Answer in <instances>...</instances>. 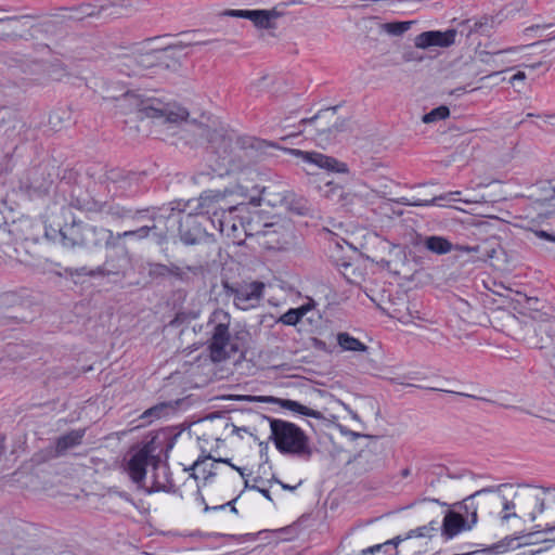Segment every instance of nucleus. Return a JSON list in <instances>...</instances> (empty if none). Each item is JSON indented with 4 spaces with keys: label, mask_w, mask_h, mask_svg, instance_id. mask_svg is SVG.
I'll return each mask as SVG.
<instances>
[{
    "label": "nucleus",
    "mask_w": 555,
    "mask_h": 555,
    "mask_svg": "<svg viewBox=\"0 0 555 555\" xmlns=\"http://www.w3.org/2000/svg\"><path fill=\"white\" fill-rule=\"evenodd\" d=\"M545 529L548 531H552L555 529V526H548V524L545 525Z\"/></svg>",
    "instance_id": "774afa93"
},
{
    "label": "nucleus",
    "mask_w": 555,
    "mask_h": 555,
    "mask_svg": "<svg viewBox=\"0 0 555 555\" xmlns=\"http://www.w3.org/2000/svg\"><path fill=\"white\" fill-rule=\"evenodd\" d=\"M304 314L305 311L302 309H289L280 318V321L286 325H296Z\"/></svg>",
    "instance_id": "58836bf2"
},
{
    "label": "nucleus",
    "mask_w": 555,
    "mask_h": 555,
    "mask_svg": "<svg viewBox=\"0 0 555 555\" xmlns=\"http://www.w3.org/2000/svg\"><path fill=\"white\" fill-rule=\"evenodd\" d=\"M450 115V109L448 106L441 105L431 109L429 113L425 114L422 118L423 122L431 124L439 120H443L448 118Z\"/></svg>",
    "instance_id": "e433bc0d"
},
{
    "label": "nucleus",
    "mask_w": 555,
    "mask_h": 555,
    "mask_svg": "<svg viewBox=\"0 0 555 555\" xmlns=\"http://www.w3.org/2000/svg\"><path fill=\"white\" fill-rule=\"evenodd\" d=\"M215 464L216 462L211 459V456H205L195 461L190 469L202 472L204 474V478L207 479L208 477L215 475L212 472Z\"/></svg>",
    "instance_id": "f704fd0d"
},
{
    "label": "nucleus",
    "mask_w": 555,
    "mask_h": 555,
    "mask_svg": "<svg viewBox=\"0 0 555 555\" xmlns=\"http://www.w3.org/2000/svg\"><path fill=\"white\" fill-rule=\"evenodd\" d=\"M289 154L300 157L305 163L315 165L319 168L326 169L328 171L335 172H347V165L338 162L336 158L318 153V152H307L297 149H285Z\"/></svg>",
    "instance_id": "4468645a"
},
{
    "label": "nucleus",
    "mask_w": 555,
    "mask_h": 555,
    "mask_svg": "<svg viewBox=\"0 0 555 555\" xmlns=\"http://www.w3.org/2000/svg\"><path fill=\"white\" fill-rule=\"evenodd\" d=\"M474 524L466 525V521L462 514L455 512H448L442 522V533L447 538H453L459 534L462 530L470 529Z\"/></svg>",
    "instance_id": "b1692460"
},
{
    "label": "nucleus",
    "mask_w": 555,
    "mask_h": 555,
    "mask_svg": "<svg viewBox=\"0 0 555 555\" xmlns=\"http://www.w3.org/2000/svg\"><path fill=\"white\" fill-rule=\"evenodd\" d=\"M179 223V237L184 245H196L205 238L206 231L193 212L182 217Z\"/></svg>",
    "instance_id": "dca6fc26"
},
{
    "label": "nucleus",
    "mask_w": 555,
    "mask_h": 555,
    "mask_svg": "<svg viewBox=\"0 0 555 555\" xmlns=\"http://www.w3.org/2000/svg\"><path fill=\"white\" fill-rule=\"evenodd\" d=\"M138 50L117 54L112 61V68L125 76H139Z\"/></svg>",
    "instance_id": "aec40b11"
},
{
    "label": "nucleus",
    "mask_w": 555,
    "mask_h": 555,
    "mask_svg": "<svg viewBox=\"0 0 555 555\" xmlns=\"http://www.w3.org/2000/svg\"><path fill=\"white\" fill-rule=\"evenodd\" d=\"M264 285L261 282H251L238 287L225 285L227 294L233 297L234 305L241 310L257 307L261 300Z\"/></svg>",
    "instance_id": "f8f14e48"
},
{
    "label": "nucleus",
    "mask_w": 555,
    "mask_h": 555,
    "mask_svg": "<svg viewBox=\"0 0 555 555\" xmlns=\"http://www.w3.org/2000/svg\"><path fill=\"white\" fill-rule=\"evenodd\" d=\"M215 462L216 463H225V464L230 465L233 469L237 470L242 477H244L243 469L235 466L234 464H232L229 459H219V460H215Z\"/></svg>",
    "instance_id": "4d7b16f0"
},
{
    "label": "nucleus",
    "mask_w": 555,
    "mask_h": 555,
    "mask_svg": "<svg viewBox=\"0 0 555 555\" xmlns=\"http://www.w3.org/2000/svg\"><path fill=\"white\" fill-rule=\"evenodd\" d=\"M245 488H249V489H253V490H257V491H259V492H260L264 498H267L269 501H272V498H271V495H270V492H269V490H267V489H262V488H259V487H257V486H249L247 480L245 481Z\"/></svg>",
    "instance_id": "864d4df0"
},
{
    "label": "nucleus",
    "mask_w": 555,
    "mask_h": 555,
    "mask_svg": "<svg viewBox=\"0 0 555 555\" xmlns=\"http://www.w3.org/2000/svg\"><path fill=\"white\" fill-rule=\"evenodd\" d=\"M106 214L112 217L113 220H132L134 222H142L144 220H155L156 211L155 209H130L119 205H111Z\"/></svg>",
    "instance_id": "f3484780"
},
{
    "label": "nucleus",
    "mask_w": 555,
    "mask_h": 555,
    "mask_svg": "<svg viewBox=\"0 0 555 555\" xmlns=\"http://www.w3.org/2000/svg\"><path fill=\"white\" fill-rule=\"evenodd\" d=\"M111 238H115L111 230L96 228L86 223L82 247H95L101 245L103 242H105L106 245H109Z\"/></svg>",
    "instance_id": "5701e85b"
},
{
    "label": "nucleus",
    "mask_w": 555,
    "mask_h": 555,
    "mask_svg": "<svg viewBox=\"0 0 555 555\" xmlns=\"http://www.w3.org/2000/svg\"><path fill=\"white\" fill-rule=\"evenodd\" d=\"M542 65L541 62H538V63H534V64H531V65H527V67L531 68V69H535L538 67H540Z\"/></svg>",
    "instance_id": "69168bd1"
},
{
    "label": "nucleus",
    "mask_w": 555,
    "mask_h": 555,
    "mask_svg": "<svg viewBox=\"0 0 555 555\" xmlns=\"http://www.w3.org/2000/svg\"><path fill=\"white\" fill-rule=\"evenodd\" d=\"M237 195L234 191H208L204 192L197 199L189 201L186 206L194 215L207 216L212 225H216L217 218L223 212L242 211L246 205L236 202L233 197Z\"/></svg>",
    "instance_id": "39448f33"
},
{
    "label": "nucleus",
    "mask_w": 555,
    "mask_h": 555,
    "mask_svg": "<svg viewBox=\"0 0 555 555\" xmlns=\"http://www.w3.org/2000/svg\"><path fill=\"white\" fill-rule=\"evenodd\" d=\"M495 27V20L491 16H482L469 26V34L489 36Z\"/></svg>",
    "instance_id": "7c9ffc66"
},
{
    "label": "nucleus",
    "mask_w": 555,
    "mask_h": 555,
    "mask_svg": "<svg viewBox=\"0 0 555 555\" xmlns=\"http://www.w3.org/2000/svg\"><path fill=\"white\" fill-rule=\"evenodd\" d=\"M526 79V74L524 72H517L512 78H511V82L513 83L514 81L516 80H525Z\"/></svg>",
    "instance_id": "bf43d9fd"
},
{
    "label": "nucleus",
    "mask_w": 555,
    "mask_h": 555,
    "mask_svg": "<svg viewBox=\"0 0 555 555\" xmlns=\"http://www.w3.org/2000/svg\"><path fill=\"white\" fill-rule=\"evenodd\" d=\"M208 325L211 326V337L208 349L214 362H221L236 352V346L231 339L230 325L231 315L222 309H216L209 318Z\"/></svg>",
    "instance_id": "423d86ee"
},
{
    "label": "nucleus",
    "mask_w": 555,
    "mask_h": 555,
    "mask_svg": "<svg viewBox=\"0 0 555 555\" xmlns=\"http://www.w3.org/2000/svg\"><path fill=\"white\" fill-rule=\"evenodd\" d=\"M70 119V113L65 109H59L50 114L49 124L52 129L57 130Z\"/></svg>",
    "instance_id": "4c0bfd02"
},
{
    "label": "nucleus",
    "mask_w": 555,
    "mask_h": 555,
    "mask_svg": "<svg viewBox=\"0 0 555 555\" xmlns=\"http://www.w3.org/2000/svg\"><path fill=\"white\" fill-rule=\"evenodd\" d=\"M538 302V298H532V297H528L527 298V304L529 306V308H531V306H534V304Z\"/></svg>",
    "instance_id": "052dcab7"
},
{
    "label": "nucleus",
    "mask_w": 555,
    "mask_h": 555,
    "mask_svg": "<svg viewBox=\"0 0 555 555\" xmlns=\"http://www.w3.org/2000/svg\"><path fill=\"white\" fill-rule=\"evenodd\" d=\"M526 46H520V47H512V48H507V49H504V50H500L498 52H495L494 54H502V53H514V52H518L520 51L521 49H524Z\"/></svg>",
    "instance_id": "13d9d810"
},
{
    "label": "nucleus",
    "mask_w": 555,
    "mask_h": 555,
    "mask_svg": "<svg viewBox=\"0 0 555 555\" xmlns=\"http://www.w3.org/2000/svg\"><path fill=\"white\" fill-rule=\"evenodd\" d=\"M280 405L284 409H287L293 412H297L302 415L311 416L314 418H321L322 415L320 412L311 410L302 404H300L297 401L289 400V399H280Z\"/></svg>",
    "instance_id": "2f4dec72"
},
{
    "label": "nucleus",
    "mask_w": 555,
    "mask_h": 555,
    "mask_svg": "<svg viewBox=\"0 0 555 555\" xmlns=\"http://www.w3.org/2000/svg\"><path fill=\"white\" fill-rule=\"evenodd\" d=\"M155 489L156 490H160V489H164L165 488V485L155 480V485H154Z\"/></svg>",
    "instance_id": "0e129e2a"
},
{
    "label": "nucleus",
    "mask_w": 555,
    "mask_h": 555,
    "mask_svg": "<svg viewBox=\"0 0 555 555\" xmlns=\"http://www.w3.org/2000/svg\"><path fill=\"white\" fill-rule=\"evenodd\" d=\"M326 197H331L336 193H341V189L335 185L332 181H327L323 188H320Z\"/></svg>",
    "instance_id": "c03bdc74"
},
{
    "label": "nucleus",
    "mask_w": 555,
    "mask_h": 555,
    "mask_svg": "<svg viewBox=\"0 0 555 555\" xmlns=\"http://www.w3.org/2000/svg\"><path fill=\"white\" fill-rule=\"evenodd\" d=\"M86 223L73 220L63 227L62 245L64 247L82 246Z\"/></svg>",
    "instance_id": "4be33fe9"
},
{
    "label": "nucleus",
    "mask_w": 555,
    "mask_h": 555,
    "mask_svg": "<svg viewBox=\"0 0 555 555\" xmlns=\"http://www.w3.org/2000/svg\"><path fill=\"white\" fill-rule=\"evenodd\" d=\"M86 430L85 429H75L72 430L63 436H61L56 440L55 451L56 454H63L67 450L79 446L82 441V438L85 437Z\"/></svg>",
    "instance_id": "a878e982"
},
{
    "label": "nucleus",
    "mask_w": 555,
    "mask_h": 555,
    "mask_svg": "<svg viewBox=\"0 0 555 555\" xmlns=\"http://www.w3.org/2000/svg\"><path fill=\"white\" fill-rule=\"evenodd\" d=\"M341 351L366 352L369 347L347 332H340L336 336Z\"/></svg>",
    "instance_id": "cd10ccee"
},
{
    "label": "nucleus",
    "mask_w": 555,
    "mask_h": 555,
    "mask_svg": "<svg viewBox=\"0 0 555 555\" xmlns=\"http://www.w3.org/2000/svg\"><path fill=\"white\" fill-rule=\"evenodd\" d=\"M413 23L412 21L385 23L382 28L389 35L401 36L411 28Z\"/></svg>",
    "instance_id": "c9c22d12"
},
{
    "label": "nucleus",
    "mask_w": 555,
    "mask_h": 555,
    "mask_svg": "<svg viewBox=\"0 0 555 555\" xmlns=\"http://www.w3.org/2000/svg\"><path fill=\"white\" fill-rule=\"evenodd\" d=\"M300 126L304 128L298 133H306L322 149L335 143L346 129V122L337 116L335 107L321 111L310 119H301Z\"/></svg>",
    "instance_id": "20e7f679"
},
{
    "label": "nucleus",
    "mask_w": 555,
    "mask_h": 555,
    "mask_svg": "<svg viewBox=\"0 0 555 555\" xmlns=\"http://www.w3.org/2000/svg\"><path fill=\"white\" fill-rule=\"evenodd\" d=\"M139 111L146 117L159 118L164 117L167 122L180 124L186 121L189 111L177 103H160L159 101L147 100L140 103Z\"/></svg>",
    "instance_id": "1a4fd4ad"
},
{
    "label": "nucleus",
    "mask_w": 555,
    "mask_h": 555,
    "mask_svg": "<svg viewBox=\"0 0 555 555\" xmlns=\"http://www.w3.org/2000/svg\"><path fill=\"white\" fill-rule=\"evenodd\" d=\"M88 269L87 267H81V268H66L65 269V273L69 276H81V275H88Z\"/></svg>",
    "instance_id": "49530a36"
},
{
    "label": "nucleus",
    "mask_w": 555,
    "mask_h": 555,
    "mask_svg": "<svg viewBox=\"0 0 555 555\" xmlns=\"http://www.w3.org/2000/svg\"><path fill=\"white\" fill-rule=\"evenodd\" d=\"M402 61L405 63H411V62L421 63L424 61V55H422L421 53H418L415 50L410 49V50H406L403 52Z\"/></svg>",
    "instance_id": "37998d69"
},
{
    "label": "nucleus",
    "mask_w": 555,
    "mask_h": 555,
    "mask_svg": "<svg viewBox=\"0 0 555 555\" xmlns=\"http://www.w3.org/2000/svg\"><path fill=\"white\" fill-rule=\"evenodd\" d=\"M537 236L546 241L555 242V235L547 233L546 231H537Z\"/></svg>",
    "instance_id": "6e6d98bb"
},
{
    "label": "nucleus",
    "mask_w": 555,
    "mask_h": 555,
    "mask_svg": "<svg viewBox=\"0 0 555 555\" xmlns=\"http://www.w3.org/2000/svg\"><path fill=\"white\" fill-rule=\"evenodd\" d=\"M463 202H464V203H466V204H470V203H478V201H477V199H468V198L463 199Z\"/></svg>",
    "instance_id": "338daca9"
},
{
    "label": "nucleus",
    "mask_w": 555,
    "mask_h": 555,
    "mask_svg": "<svg viewBox=\"0 0 555 555\" xmlns=\"http://www.w3.org/2000/svg\"><path fill=\"white\" fill-rule=\"evenodd\" d=\"M453 249L462 251V253H478L479 246L455 245V246H453Z\"/></svg>",
    "instance_id": "3c124183"
},
{
    "label": "nucleus",
    "mask_w": 555,
    "mask_h": 555,
    "mask_svg": "<svg viewBox=\"0 0 555 555\" xmlns=\"http://www.w3.org/2000/svg\"><path fill=\"white\" fill-rule=\"evenodd\" d=\"M169 404L168 403H159V404H156L150 409H147L143 414H142V418H152V417H155V418H159L162 415H164L165 412H167L169 410Z\"/></svg>",
    "instance_id": "ea45409f"
},
{
    "label": "nucleus",
    "mask_w": 555,
    "mask_h": 555,
    "mask_svg": "<svg viewBox=\"0 0 555 555\" xmlns=\"http://www.w3.org/2000/svg\"><path fill=\"white\" fill-rule=\"evenodd\" d=\"M410 474H411L410 468H404V469H402V470H401V476H402L403 478H405V477L410 476Z\"/></svg>",
    "instance_id": "e2e57ef3"
},
{
    "label": "nucleus",
    "mask_w": 555,
    "mask_h": 555,
    "mask_svg": "<svg viewBox=\"0 0 555 555\" xmlns=\"http://www.w3.org/2000/svg\"><path fill=\"white\" fill-rule=\"evenodd\" d=\"M515 499H518L519 518L534 521L551 505H555V489L524 486L515 492Z\"/></svg>",
    "instance_id": "0eeeda50"
},
{
    "label": "nucleus",
    "mask_w": 555,
    "mask_h": 555,
    "mask_svg": "<svg viewBox=\"0 0 555 555\" xmlns=\"http://www.w3.org/2000/svg\"><path fill=\"white\" fill-rule=\"evenodd\" d=\"M50 76L52 79L61 81L67 78L69 74L62 64H54L52 65Z\"/></svg>",
    "instance_id": "79ce46f5"
},
{
    "label": "nucleus",
    "mask_w": 555,
    "mask_h": 555,
    "mask_svg": "<svg viewBox=\"0 0 555 555\" xmlns=\"http://www.w3.org/2000/svg\"><path fill=\"white\" fill-rule=\"evenodd\" d=\"M233 212H223L217 218L216 225L221 234L232 238L234 243L241 244L243 242L242 234L245 236H254L255 223H260V216L256 215L250 221L244 223L243 221H235L232 218Z\"/></svg>",
    "instance_id": "9d476101"
},
{
    "label": "nucleus",
    "mask_w": 555,
    "mask_h": 555,
    "mask_svg": "<svg viewBox=\"0 0 555 555\" xmlns=\"http://www.w3.org/2000/svg\"><path fill=\"white\" fill-rule=\"evenodd\" d=\"M255 223L254 236L260 238L259 244L267 249H284L289 243V233L282 225L263 223L260 229Z\"/></svg>",
    "instance_id": "ddd939ff"
},
{
    "label": "nucleus",
    "mask_w": 555,
    "mask_h": 555,
    "mask_svg": "<svg viewBox=\"0 0 555 555\" xmlns=\"http://www.w3.org/2000/svg\"><path fill=\"white\" fill-rule=\"evenodd\" d=\"M457 31L455 29H448L446 31L428 30L417 35L414 39V44L417 49H429L433 47L449 48L455 43Z\"/></svg>",
    "instance_id": "2eb2a0df"
},
{
    "label": "nucleus",
    "mask_w": 555,
    "mask_h": 555,
    "mask_svg": "<svg viewBox=\"0 0 555 555\" xmlns=\"http://www.w3.org/2000/svg\"><path fill=\"white\" fill-rule=\"evenodd\" d=\"M457 194H460L459 191L449 192V193H446V194H442L439 196H434L429 199H409L408 197H401V198L397 199V203H399L401 205H405V206H415V207L433 206V205H438V203L440 201H455L454 195H457Z\"/></svg>",
    "instance_id": "c85d7f7f"
},
{
    "label": "nucleus",
    "mask_w": 555,
    "mask_h": 555,
    "mask_svg": "<svg viewBox=\"0 0 555 555\" xmlns=\"http://www.w3.org/2000/svg\"><path fill=\"white\" fill-rule=\"evenodd\" d=\"M107 180L115 186L116 193L119 191L124 194L127 191H132V186L137 182L138 177L134 173L112 170L107 176Z\"/></svg>",
    "instance_id": "393cba45"
},
{
    "label": "nucleus",
    "mask_w": 555,
    "mask_h": 555,
    "mask_svg": "<svg viewBox=\"0 0 555 555\" xmlns=\"http://www.w3.org/2000/svg\"><path fill=\"white\" fill-rule=\"evenodd\" d=\"M438 521L431 520L428 525L410 530L404 538H401V541L411 538H431L438 531Z\"/></svg>",
    "instance_id": "72a5a7b5"
},
{
    "label": "nucleus",
    "mask_w": 555,
    "mask_h": 555,
    "mask_svg": "<svg viewBox=\"0 0 555 555\" xmlns=\"http://www.w3.org/2000/svg\"><path fill=\"white\" fill-rule=\"evenodd\" d=\"M57 216L53 217L51 222L44 221V237L52 242H60L62 244L63 227Z\"/></svg>",
    "instance_id": "473e14b6"
},
{
    "label": "nucleus",
    "mask_w": 555,
    "mask_h": 555,
    "mask_svg": "<svg viewBox=\"0 0 555 555\" xmlns=\"http://www.w3.org/2000/svg\"><path fill=\"white\" fill-rule=\"evenodd\" d=\"M530 318L534 321H538V322H546L550 320V317L547 313L545 312H542L538 309H533L532 312L530 313Z\"/></svg>",
    "instance_id": "a18cd8bd"
},
{
    "label": "nucleus",
    "mask_w": 555,
    "mask_h": 555,
    "mask_svg": "<svg viewBox=\"0 0 555 555\" xmlns=\"http://www.w3.org/2000/svg\"><path fill=\"white\" fill-rule=\"evenodd\" d=\"M424 246L434 254L446 255L453 250V244L443 236H428L424 241Z\"/></svg>",
    "instance_id": "c756f323"
},
{
    "label": "nucleus",
    "mask_w": 555,
    "mask_h": 555,
    "mask_svg": "<svg viewBox=\"0 0 555 555\" xmlns=\"http://www.w3.org/2000/svg\"><path fill=\"white\" fill-rule=\"evenodd\" d=\"M280 485L282 486L283 489L285 490H295L297 487L296 486H289V485H286V483H283V482H280Z\"/></svg>",
    "instance_id": "680f3d73"
},
{
    "label": "nucleus",
    "mask_w": 555,
    "mask_h": 555,
    "mask_svg": "<svg viewBox=\"0 0 555 555\" xmlns=\"http://www.w3.org/2000/svg\"><path fill=\"white\" fill-rule=\"evenodd\" d=\"M552 26H553V24H535V25H532L530 27H527L525 29V33L528 34L529 31H533V30L546 29V28H550Z\"/></svg>",
    "instance_id": "5fc2aeb1"
},
{
    "label": "nucleus",
    "mask_w": 555,
    "mask_h": 555,
    "mask_svg": "<svg viewBox=\"0 0 555 555\" xmlns=\"http://www.w3.org/2000/svg\"><path fill=\"white\" fill-rule=\"evenodd\" d=\"M268 421L271 429L270 439L282 454L295 455L306 461L311 457L309 438L300 427L279 418L268 417Z\"/></svg>",
    "instance_id": "f03ea898"
},
{
    "label": "nucleus",
    "mask_w": 555,
    "mask_h": 555,
    "mask_svg": "<svg viewBox=\"0 0 555 555\" xmlns=\"http://www.w3.org/2000/svg\"><path fill=\"white\" fill-rule=\"evenodd\" d=\"M211 149L217 154V169L227 173L242 170L254 157V152L278 147L274 142L255 137H235L232 132H215L210 138Z\"/></svg>",
    "instance_id": "f257e3e1"
},
{
    "label": "nucleus",
    "mask_w": 555,
    "mask_h": 555,
    "mask_svg": "<svg viewBox=\"0 0 555 555\" xmlns=\"http://www.w3.org/2000/svg\"><path fill=\"white\" fill-rule=\"evenodd\" d=\"M111 274L109 270H106L104 266H99L93 270L88 271V276H105Z\"/></svg>",
    "instance_id": "09e8293b"
},
{
    "label": "nucleus",
    "mask_w": 555,
    "mask_h": 555,
    "mask_svg": "<svg viewBox=\"0 0 555 555\" xmlns=\"http://www.w3.org/2000/svg\"><path fill=\"white\" fill-rule=\"evenodd\" d=\"M162 220H163V217L156 215V219L151 220L152 224H145L135 230H129V231H125L122 233H117L115 238L120 240V238H125V237H134L137 240H144L150 235V232L154 231L158 237V242L162 243V242L166 241V237H167V234L165 231H163V230L158 231L159 229H158L157 222H160Z\"/></svg>",
    "instance_id": "412c9836"
},
{
    "label": "nucleus",
    "mask_w": 555,
    "mask_h": 555,
    "mask_svg": "<svg viewBox=\"0 0 555 555\" xmlns=\"http://www.w3.org/2000/svg\"><path fill=\"white\" fill-rule=\"evenodd\" d=\"M230 16L244 17L254 23L259 28H273V21L278 14L266 10H231L227 12Z\"/></svg>",
    "instance_id": "a211bd4d"
},
{
    "label": "nucleus",
    "mask_w": 555,
    "mask_h": 555,
    "mask_svg": "<svg viewBox=\"0 0 555 555\" xmlns=\"http://www.w3.org/2000/svg\"><path fill=\"white\" fill-rule=\"evenodd\" d=\"M236 500H237V498H236V499H234V500H232V501H230V502H228L227 504H222V505L214 506V507H209L208 505H205L204 511H205V512H207V511H209V509H223V508H225V506H231V511H232L233 513H237V509H236V508H235V506L233 505V503H234Z\"/></svg>",
    "instance_id": "8fccbe9b"
},
{
    "label": "nucleus",
    "mask_w": 555,
    "mask_h": 555,
    "mask_svg": "<svg viewBox=\"0 0 555 555\" xmlns=\"http://www.w3.org/2000/svg\"><path fill=\"white\" fill-rule=\"evenodd\" d=\"M153 272L160 276H169L170 275V264H156Z\"/></svg>",
    "instance_id": "de8ad7c7"
},
{
    "label": "nucleus",
    "mask_w": 555,
    "mask_h": 555,
    "mask_svg": "<svg viewBox=\"0 0 555 555\" xmlns=\"http://www.w3.org/2000/svg\"><path fill=\"white\" fill-rule=\"evenodd\" d=\"M401 542V537H397L395 538L393 540H390V541H387L383 544H376L374 546H371V547H367L365 550L362 551L363 554H372V555H376L377 553H379L383 548H386V547H390V546H393V547H397V545Z\"/></svg>",
    "instance_id": "a19ab883"
},
{
    "label": "nucleus",
    "mask_w": 555,
    "mask_h": 555,
    "mask_svg": "<svg viewBox=\"0 0 555 555\" xmlns=\"http://www.w3.org/2000/svg\"><path fill=\"white\" fill-rule=\"evenodd\" d=\"M204 274V267L202 264L180 267L170 263V276H175L181 282H189L191 276H199Z\"/></svg>",
    "instance_id": "bb28decb"
},
{
    "label": "nucleus",
    "mask_w": 555,
    "mask_h": 555,
    "mask_svg": "<svg viewBox=\"0 0 555 555\" xmlns=\"http://www.w3.org/2000/svg\"><path fill=\"white\" fill-rule=\"evenodd\" d=\"M0 26H2V29L0 30L1 37L9 35L26 37L31 36V34H25L24 28H26L28 31L31 30L34 27V21L30 16L5 17L0 18Z\"/></svg>",
    "instance_id": "6ab92c4d"
},
{
    "label": "nucleus",
    "mask_w": 555,
    "mask_h": 555,
    "mask_svg": "<svg viewBox=\"0 0 555 555\" xmlns=\"http://www.w3.org/2000/svg\"><path fill=\"white\" fill-rule=\"evenodd\" d=\"M515 492L507 485H500L496 488H485L467 496L463 501V507L466 512L472 509V522L476 524L477 508L474 500L479 498L482 504L489 505L492 509L501 507V520L508 521L513 517L519 518V512L517 511L518 499H515Z\"/></svg>",
    "instance_id": "7ed1b4c3"
},
{
    "label": "nucleus",
    "mask_w": 555,
    "mask_h": 555,
    "mask_svg": "<svg viewBox=\"0 0 555 555\" xmlns=\"http://www.w3.org/2000/svg\"><path fill=\"white\" fill-rule=\"evenodd\" d=\"M79 17L92 16L94 14V10L90 4H86L80 7L79 9Z\"/></svg>",
    "instance_id": "603ef678"
},
{
    "label": "nucleus",
    "mask_w": 555,
    "mask_h": 555,
    "mask_svg": "<svg viewBox=\"0 0 555 555\" xmlns=\"http://www.w3.org/2000/svg\"><path fill=\"white\" fill-rule=\"evenodd\" d=\"M149 465L157 470L159 469V460L151 454V449L147 446H144L130 454L126 464V472L133 482L140 483L146 476Z\"/></svg>",
    "instance_id": "9b49d317"
},
{
    "label": "nucleus",
    "mask_w": 555,
    "mask_h": 555,
    "mask_svg": "<svg viewBox=\"0 0 555 555\" xmlns=\"http://www.w3.org/2000/svg\"><path fill=\"white\" fill-rule=\"evenodd\" d=\"M190 44L180 42L162 50L138 51L139 76L144 75L147 70H177L180 67L177 51H182Z\"/></svg>",
    "instance_id": "6e6552de"
}]
</instances>
